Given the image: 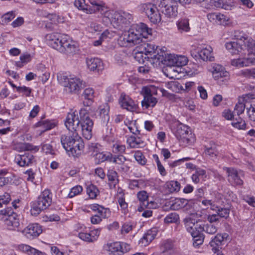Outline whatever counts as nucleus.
<instances>
[{
  "label": "nucleus",
  "instance_id": "a18cd8bd",
  "mask_svg": "<svg viewBox=\"0 0 255 255\" xmlns=\"http://www.w3.org/2000/svg\"><path fill=\"white\" fill-rule=\"evenodd\" d=\"M187 200L183 198H175L170 201V208L173 210H178L187 204Z\"/></svg>",
  "mask_w": 255,
  "mask_h": 255
},
{
  "label": "nucleus",
  "instance_id": "9d476101",
  "mask_svg": "<svg viewBox=\"0 0 255 255\" xmlns=\"http://www.w3.org/2000/svg\"><path fill=\"white\" fill-rule=\"evenodd\" d=\"M221 195L220 194H215V197L210 199H204L202 201V204L205 206H210V209L213 211H217L219 217L227 218L230 213L229 209L227 208H220L219 205L221 203Z\"/></svg>",
  "mask_w": 255,
  "mask_h": 255
},
{
  "label": "nucleus",
  "instance_id": "2f4dec72",
  "mask_svg": "<svg viewBox=\"0 0 255 255\" xmlns=\"http://www.w3.org/2000/svg\"><path fill=\"white\" fill-rule=\"evenodd\" d=\"M34 159L32 154L26 153L23 155L17 154L15 157L14 161L20 166H29Z\"/></svg>",
  "mask_w": 255,
  "mask_h": 255
},
{
  "label": "nucleus",
  "instance_id": "37998d69",
  "mask_svg": "<svg viewBox=\"0 0 255 255\" xmlns=\"http://www.w3.org/2000/svg\"><path fill=\"white\" fill-rule=\"evenodd\" d=\"M136 197L139 202V206L137 208V210L139 212H142L144 209H145V204L148 201V193L145 191H140L137 192Z\"/></svg>",
  "mask_w": 255,
  "mask_h": 255
},
{
  "label": "nucleus",
  "instance_id": "8fccbe9b",
  "mask_svg": "<svg viewBox=\"0 0 255 255\" xmlns=\"http://www.w3.org/2000/svg\"><path fill=\"white\" fill-rule=\"evenodd\" d=\"M125 125L127 127L130 132L134 134L137 135L139 133V130L135 121H130L128 119L124 121Z\"/></svg>",
  "mask_w": 255,
  "mask_h": 255
},
{
  "label": "nucleus",
  "instance_id": "4d7b16f0",
  "mask_svg": "<svg viewBox=\"0 0 255 255\" xmlns=\"http://www.w3.org/2000/svg\"><path fill=\"white\" fill-rule=\"evenodd\" d=\"M44 210V208H43L36 201L31 203V209L30 212L31 215L37 216Z\"/></svg>",
  "mask_w": 255,
  "mask_h": 255
},
{
  "label": "nucleus",
  "instance_id": "e433bc0d",
  "mask_svg": "<svg viewBox=\"0 0 255 255\" xmlns=\"http://www.w3.org/2000/svg\"><path fill=\"white\" fill-rule=\"evenodd\" d=\"M84 100L83 101V104L85 106H90L94 102L95 98V91L92 88H86L82 95Z\"/></svg>",
  "mask_w": 255,
  "mask_h": 255
},
{
  "label": "nucleus",
  "instance_id": "3c124183",
  "mask_svg": "<svg viewBox=\"0 0 255 255\" xmlns=\"http://www.w3.org/2000/svg\"><path fill=\"white\" fill-rule=\"evenodd\" d=\"M113 154L110 152H99L96 154V158L98 162L108 161L111 162Z\"/></svg>",
  "mask_w": 255,
  "mask_h": 255
},
{
  "label": "nucleus",
  "instance_id": "f257e3e1",
  "mask_svg": "<svg viewBox=\"0 0 255 255\" xmlns=\"http://www.w3.org/2000/svg\"><path fill=\"white\" fill-rule=\"evenodd\" d=\"M231 37L235 41L226 42L225 47L232 55L252 54L255 51V41L249 34L243 31L235 30Z\"/></svg>",
  "mask_w": 255,
  "mask_h": 255
},
{
  "label": "nucleus",
  "instance_id": "ddd939ff",
  "mask_svg": "<svg viewBox=\"0 0 255 255\" xmlns=\"http://www.w3.org/2000/svg\"><path fill=\"white\" fill-rule=\"evenodd\" d=\"M79 47L77 41L65 34L61 40V45L58 51L63 53L71 54L75 52Z\"/></svg>",
  "mask_w": 255,
  "mask_h": 255
},
{
  "label": "nucleus",
  "instance_id": "a19ab883",
  "mask_svg": "<svg viewBox=\"0 0 255 255\" xmlns=\"http://www.w3.org/2000/svg\"><path fill=\"white\" fill-rule=\"evenodd\" d=\"M195 225L196 228L199 229V231L202 232L204 231L209 234H215L217 231V227L212 224H200L195 220Z\"/></svg>",
  "mask_w": 255,
  "mask_h": 255
},
{
  "label": "nucleus",
  "instance_id": "338daca9",
  "mask_svg": "<svg viewBox=\"0 0 255 255\" xmlns=\"http://www.w3.org/2000/svg\"><path fill=\"white\" fill-rule=\"evenodd\" d=\"M133 228L134 226L132 223L126 222L123 225L121 229V233L123 235L128 234L133 230Z\"/></svg>",
  "mask_w": 255,
  "mask_h": 255
},
{
  "label": "nucleus",
  "instance_id": "0e129e2a",
  "mask_svg": "<svg viewBox=\"0 0 255 255\" xmlns=\"http://www.w3.org/2000/svg\"><path fill=\"white\" fill-rule=\"evenodd\" d=\"M134 157L135 160L140 164L143 165L146 162V159L143 153L139 150L134 152Z\"/></svg>",
  "mask_w": 255,
  "mask_h": 255
},
{
  "label": "nucleus",
  "instance_id": "58836bf2",
  "mask_svg": "<svg viewBox=\"0 0 255 255\" xmlns=\"http://www.w3.org/2000/svg\"><path fill=\"white\" fill-rule=\"evenodd\" d=\"M13 148L18 152H22L26 150L37 152L39 150L37 146H34L30 143L25 142L15 143L13 145Z\"/></svg>",
  "mask_w": 255,
  "mask_h": 255
},
{
  "label": "nucleus",
  "instance_id": "473e14b6",
  "mask_svg": "<svg viewBox=\"0 0 255 255\" xmlns=\"http://www.w3.org/2000/svg\"><path fill=\"white\" fill-rule=\"evenodd\" d=\"M5 224L9 230H15L18 232L21 231L19 230L20 223L19 219L15 213H12L8 215L5 220Z\"/></svg>",
  "mask_w": 255,
  "mask_h": 255
},
{
  "label": "nucleus",
  "instance_id": "7c9ffc66",
  "mask_svg": "<svg viewBox=\"0 0 255 255\" xmlns=\"http://www.w3.org/2000/svg\"><path fill=\"white\" fill-rule=\"evenodd\" d=\"M100 231L96 229L91 230L89 233L79 232L78 237L83 241L93 243L97 241L100 235Z\"/></svg>",
  "mask_w": 255,
  "mask_h": 255
},
{
  "label": "nucleus",
  "instance_id": "f704fd0d",
  "mask_svg": "<svg viewBox=\"0 0 255 255\" xmlns=\"http://www.w3.org/2000/svg\"><path fill=\"white\" fill-rule=\"evenodd\" d=\"M127 142L131 148H142L145 145L144 141L140 137L131 135L127 139Z\"/></svg>",
  "mask_w": 255,
  "mask_h": 255
},
{
  "label": "nucleus",
  "instance_id": "bf43d9fd",
  "mask_svg": "<svg viewBox=\"0 0 255 255\" xmlns=\"http://www.w3.org/2000/svg\"><path fill=\"white\" fill-rule=\"evenodd\" d=\"M47 18L50 20L53 24H57L59 23H63L64 21V18L61 15H59L56 13H51L47 15Z\"/></svg>",
  "mask_w": 255,
  "mask_h": 255
},
{
  "label": "nucleus",
  "instance_id": "a211bd4d",
  "mask_svg": "<svg viewBox=\"0 0 255 255\" xmlns=\"http://www.w3.org/2000/svg\"><path fill=\"white\" fill-rule=\"evenodd\" d=\"M87 68L90 71L102 73L105 67L103 61L98 57H88L86 59Z\"/></svg>",
  "mask_w": 255,
  "mask_h": 255
},
{
  "label": "nucleus",
  "instance_id": "6e6552de",
  "mask_svg": "<svg viewBox=\"0 0 255 255\" xmlns=\"http://www.w3.org/2000/svg\"><path fill=\"white\" fill-rule=\"evenodd\" d=\"M176 54L168 53L166 51V48L165 47H161V53L159 56V60H157L155 63H157V67L160 66L161 64L166 65L168 67L163 70L164 74L169 78H173L166 72H168L171 71H173L172 66H175L176 64Z\"/></svg>",
  "mask_w": 255,
  "mask_h": 255
},
{
  "label": "nucleus",
  "instance_id": "e2e57ef3",
  "mask_svg": "<svg viewBox=\"0 0 255 255\" xmlns=\"http://www.w3.org/2000/svg\"><path fill=\"white\" fill-rule=\"evenodd\" d=\"M127 160L126 157L122 155H112L111 162L115 163L117 166H121Z\"/></svg>",
  "mask_w": 255,
  "mask_h": 255
},
{
  "label": "nucleus",
  "instance_id": "0eeeda50",
  "mask_svg": "<svg viewBox=\"0 0 255 255\" xmlns=\"http://www.w3.org/2000/svg\"><path fill=\"white\" fill-rule=\"evenodd\" d=\"M138 7L151 23L157 24L161 21V14L155 4L148 2L141 3Z\"/></svg>",
  "mask_w": 255,
  "mask_h": 255
},
{
  "label": "nucleus",
  "instance_id": "864d4df0",
  "mask_svg": "<svg viewBox=\"0 0 255 255\" xmlns=\"http://www.w3.org/2000/svg\"><path fill=\"white\" fill-rule=\"evenodd\" d=\"M87 194L92 199H95L99 193V191L96 186L90 184L87 187Z\"/></svg>",
  "mask_w": 255,
  "mask_h": 255
},
{
  "label": "nucleus",
  "instance_id": "7ed1b4c3",
  "mask_svg": "<svg viewBox=\"0 0 255 255\" xmlns=\"http://www.w3.org/2000/svg\"><path fill=\"white\" fill-rule=\"evenodd\" d=\"M105 16L107 18V22H110L114 27L119 29H123L129 24L132 20V15L130 13L124 11H107Z\"/></svg>",
  "mask_w": 255,
  "mask_h": 255
},
{
  "label": "nucleus",
  "instance_id": "c85d7f7f",
  "mask_svg": "<svg viewBox=\"0 0 255 255\" xmlns=\"http://www.w3.org/2000/svg\"><path fill=\"white\" fill-rule=\"evenodd\" d=\"M255 97L254 94L249 93L243 95L239 100L238 103L236 105L234 110L238 116L242 114L245 111L246 105L244 101L246 102H250L251 100H253Z\"/></svg>",
  "mask_w": 255,
  "mask_h": 255
},
{
  "label": "nucleus",
  "instance_id": "49530a36",
  "mask_svg": "<svg viewBox=\"0 0 255 255\" xmlns=\"http://www.w3.org/2000/svg\"><path fill=\"white\" fill-rule=\"evenodd\" d=\"M109 184L111 188H115L119 183L117 172L114 170H109L107 173Z\"/></svg>",
  "mask_w": 255,
  "mask_h": 255
},
{
  "label": "nucleus",
  "instance_id": "423d86ee",
  "mask_svg": "<svg viewBox=\"0 0 255 255\" xmlns=\"http://www.w3.org/2000/svg\"><path fill=\"white\" fill-rule=\"evenodd\" d=\"M186 231L190 234L193 238V245L197 247L202 245L204 242V235L195 225V220L191 216L187 217L183 220Z\"/></svg>",
  "mask_w": 255,
  "mask_h": 255
},
{
  "label": "nucleus",
  "instance_id": "20e7f679",
  "mask_svg": "<svg viewBox=\"0 0 255 255\" xmlns=\"http://www.w3.org/2000/svg\"><path fill=\"white\" fill-rule=\"evenodd\" d=\"M170 128L178 140L187 143L194 141V134L190 130L189 128L185 125L175 121L170 125Z\"/></svg>",
  "mask_w": 255,
  "mask_h": 255
},
{
  "label": "nucleus",
  "instance_id": "774afa93",
  "mask_svg": "<svg viewBox=\"0 0 255 255\" xmlns=\"http://www.w3.org/2000/svg\"><path fill=\"white\" fill-rule=\"evenodd\" d=\"M82 191L83 188L81 186L76 185L71 189L68 195V197L70 198H72L80 194Z\"/></svg>",
  "mask_w": 255,
  "mask_h": 255
},
{
  "label": "nucleus",
  "instance_id": "39448f33",
  "mask_svg": "<svg viewBox=\"0 0 255 255\" xmlns=\"http://www.w3.org/2000/svg\"><path fill=\"white\" fill-rule=\"evenodd\" d=\"M57 79L63 86L68 88L72 93H77L83 88V81L78 76L62 74L58 75Z\"/></svg>",
  "mask_w": 255,
  "mask_h": 255
},
{
  "label": "nucleus",
  "instance_id": "052dcab7",
  "mask_svg": "<svg viewBox=\"0 0 255 255\" xmlns=\"http://www.w3.org/2000/svg\"><path fill=\"white\" fill-rule=\"evenodd\" d=\"M74 5L79 10L88 13L89 4L85 3V0H75Z\"/></svg>",
  "mask_w": 255,
  "mask_h": 255
},
{
  "label": "nucleus",
  "instance_id": "72a5a7b5",
  "mask_svg": "<svg viewBox=\"0 0 255 255\" xmlns=\"http://www.w3.org/2000/svg\"><path fill=\"white\" fill-rule=\"evenodd\" d=\"M157 234L156 228H152L144 234L142 238L139 240V244L141 246L145 247L155 238Z\"/></svg>",
  "mask_w": 255,
  "mask_h": 255
},
{
  "label": "nucleus",
  "instance_id": "603ef678",
  "mask_svg": "<svg viewBox=\"0 0 255 255\" xmlns=\"http://www.w3.org/2000/svg\"><path fill=\"white\" fill-rule=\"evenodd\" d=\"M158 87L154 85H148L142 87L141 93L148 94L149 95H156L157 94Z\"/></svg>",
  "mask_w": 255,
  "mask_h": 255
},
{
  "label": "nucleus",
  "instance_id": "a878e982",
  "mask_svg": "<svg viewBox=\"0 0 255 255\" xmlns=\"http://www.w3.org/2000/svg\"><path fill=\"white\" fill-rule=\"evenodd\" d=\"M207 17L210 22L218 24L226 25L230 22V18L228 16L218 12L208 13Z\"/></svg>",
  "mask_w": 255,
  "mask_h": 255
},
{
  "label": "nucleus",
  "instance_id": "6e6d98bb",
  "mask_svg": "<svg viewBox=\"0 0 255 255\" xmlns=\"http://www.w3.org/2000/svg\"><path fill=\"white\" fill-rule=\"evenodd\" d=\"M112 151L116 154H123L126 151V147L125 144H122L120 142H116L112 144Z\"/></svg>",
  "mask_w": 255,
  "mask_h": 255
},
{
  "label": "nucleus",
  "instance_id": "1a4fd4ad",
  "mask_svg": "<svg viewBox=\"0 0 255 255\" xmlns=\"http://www.w3.org/2000/svg\"><path fill=\"white\" fill-rule=\"evenodd\" d=\"M81 121L80 124L83 136L87 139L92 137V129L94 125L93 121L90 119L87 110L82 108L80 110Z\"/></svg>",
  "mask_w": 255,
  "mask_h": 255
},
{
  "label": "nucleus",
  "instance_id": "2eb2a0df",
  "mask_svg": "<svg viewBox=\"0 0 255 255\" xmlns=\"http://www.w3.org/2000/svg\"><path fill=\"white\" fill-rule=\"evenodd\" d=\"M79 138V135L77 131H69L67 133L62 134L61 136V143L63 148L67 153L69 149H70V146L75 144L78 145L79 148V143L78 139Z\"/></svg>",
  "mask_w": 255,
  "mask_h": 255
},
{
  "label": "nucleus",
  "instance_id": "f03ea898",
  "mask_svg": "<svg viewBox=\"0 0 255 255\" xmlns=\"http://www.w3.org/2000/svg\"><path fill=\"white\" fill-rule=\"evenodd\" d=\"M152 33V28L144 23L132 24L120 37L119 42L122 46H133L143 42V40L148 38Z\"/></svg>",
  "mask_w": 255,
  "mask_h": 255
},
{
  "label": "nucleus",
  "instance_id": "c9c22d12",
  "mask_svg": "<svg viewBox=\"0 0 255 255\" xmlns=\"http://www.w3.org/2000/svg\"><path fill=\"white\" fill-rule=\"evenodd\" d=\"M78 140L80 146L78 148V145L72 144L73 145L70 147L71 149H69L67 153L69 156L78 157L83 152L84 148V144L80 135Z\"/></svg>",
  "mask_w": 255,
  "mask_h": 255
},
{
  "label": "nucleus",
  "instance_id": "6ab92c4d",
  "mask_svg": "<svg viewBox=\"0 0 255 255\" xmlns=\"http://www.w3.org/2000/svg\"><path fill=\"white\" fill-rule=\"evenodd\" d=\"M20 232L26 238L33 239L38 237L42 232V227L37 223H33L28 225Z\"/></svg>",
  "mask_w": 255,
  "mask_h": 255
},
{
  "label": "nucleus",
  "instance_id": "5fc2aeb1",
  "mask_svg": "<svg viewBox=\"0 0 255 255\" xmlns=\"http://www.w3.org/2000/svg\"><path fill=\"white\" fill-rule=\"evenodd\" d=\"M166 188L170 193L177 192L180 190V185L175 181H170L166 183Z\"/></svg>",
  "mask_w": 255,
  "mask_h": 255
},
{
  "label": "nucleus",
  "instance_id": "4c0bfd02",
  "mask_svg": "<svg viewBox=\"0 0 255 255\" xmlns=\"http://www.w3.org/2000/svg\"><path fill=\"white\" fill-rule=\"evenodd\" d=\"M57 123L54 120H42L35 124V127L40 128L41 131L44 132L54 128L57 126Z\"/></svg>",
  "mask_w": 255,
  "mask_h": 255
},
{
  "label": "nucleus",
  "instance_id": "dca6fc26",
  "mask_svg": "<svg viewBox=\"0 0 255 255\" xmlns=\"http://www.w3.org/2000/svg\"><path fill=\"white\" fill-rule=\"evenodd\" d=\"M90 5H89L88 13L93 14L100 12L103 16V19L106 22L107 18L105 16V14L107 11H112V9L107 7L105 3L103 1L97 0H89Z\"/></svg>",
  "mask_w": 255,
  "mask_h": 255
},
{
  "label": "nucleus",
  "instance_id": "ea45409f",
  "mask_svg": "<svg viewBox=\"0 0 255 255\" xmlns=\"http://www.w3.org/2000/svg\"><path fill=\"white\" fill-rule=\"evenodd\" d=\"M141 94L144 98L141 102V105L143 108L147 109L149 107H153L155 106L157 102L156 98L148 94H144V93H141Z\"/></svg>",
  "mask_w": 255,
  "mask_h": 255
},
{
  "label": "nucleus",
  "instance_id": "c756f323",
  "mask_svg": "<svg viewBox=\"0 0 255 255\" xmlns=\"http://www.w3.org/2000/svg\"><path fill=\"white\" fill-rule=\"evenodd\" d=\"M36 202L44 209L47 208L52 202V194L48 189H45L38 196Z\"/></svg>",
  "mask_w": 255,
  "mask_h": 255
},
{
  "label": "nucleus",
  "instance_id": "4be33fe9",
  "mask_svg": "<svg viewBox=\"0 0 255 255\" xmlns=\"http://www.w3.org/2000/svg\"><path fill=\"white\" fill-rule=\"evenodd\" d=\"M159 6L161 8L162 12L168 18H175L177 15V7L176 5L169 4L166 0H162Z\"/></svg>",
  "mask_w": 255,
  "mask_h": 255
},
{
  "label": "nucleus",
  "instance_id": "13d9d810",
  "mask_svg": "<svg viewBox=\"0 0 255 255\" xmlns=\"http://www.w3.org/2000/svg\"><path fill=\"white\" fill-rule=\"evenodd\" d=\"M204 152L205 154L209 156L212 159L216 158L218 153L216 146L214 144L211 147L205 146Z\"/></svg>",
  "mask_w": 255,
  "mask_h": 255
},
{
  "label": "nucleus",
  "instance_id": "de8ad7c7",
  "mask_svg": "<svg viewBox=\"0 0 255 255\" xmlns=\"http://www.w3.org/2000/svg\"><path fill=\"white\" fill-rule=\"evenodd\" d=\"M206 177V171L202 169H197L192 174L191 179L192 181L195 183H198L201 180H204Z\"/></svg>",
  "mask_w": 255,
  "mask_h": 255
},
{
  "label": "nucleus",
  "instance_id": "9b49d317",
  "mask_svg": "<svg viewBox=\"0 0 255 255\" xmlns=\"http://www.w3.org/2000/svg\"><path fill=\"white\" fill-rule=\"evenodd\" d=\"M145 58L149 61L154 67H157L155 61L159 60V56L161 53V48H159L155 44L146 43H144L143 49Z\"/></svg>",
  "mask_w": 255,
  "mask_h": 255
},
{
  "label": "nucleus",
  "instance_id": "b1692460",
  "mask_svg": "<svg viewBox=\"0 0 255 255\" xmlns=\"http://www.w3.org/2000/svg\"><path fill=\"white\" fill-rule=\"evenodd\" d=\"M213 78L216 80L224 81L229 78V73L225 68L219 64H214L211 70Z\"/></svg>",
  "mask_w": 255,
  "mask_h": 255
},
{
  "label": "nucleus",
  "instance_id": "09e8293b",
  "mask_svg": "<svg viewBox=\"0 0 255 255\" xmlns=\"http://www.w3.org/2000/svg\"><path fill=\"white\" fill-rule=\"evenodd\" d=\"M161 251L163 253L171 255L173 252V245L171 240L164 241L160 246Z\"/></svg>",
  "mask_w": 255,
  "mask_h": 255
},
{
  "label": "nucleus",
  "instance_id": "79ce46f5",
  "mask_svg": "<svg viewBox=\"0 0 255 255\" xmlns=\"http://www.w3.org/2000/svg\"><path fill=\"white\" fill-rule=\"evenodd\" d=\"M176 25L178 31L180 33L188 32L190 31L189 20L187 18H182L178 19Z\"/></svg>",
  "mask_w": 255,
  "mask_h": 255
},
{
  "label": "nucleus",
  "instance_id": "c03bdc74",
  "mask_svg": "<svg viewBox=\"0 0 255 255\" xmlns=\"http://www.w3.org/2000/svg\"><path fill=\"white\" fill-rule=\"evenodd\" d=\"M117 198L122 212L126 213L128 211V204L125 201V194L122 189L118 190Z\"/></svg>",
  "mask_w": 255,
  "mask_h": 255
},
{
  "label": "nucleus",
  "instance_id": "69168bd1",
  "mask_svg": "<svg viewBox=\"0 0 255 255\" xmlns=\"http://www.w3.org/2000/svg\"><path fill=\"white\" fill-rule=\"evenodd\" d=\"M166 87L175 92H178L181 89V86L177 81H171L166 83Z\"/></svg>",
  "mask_w": 255,
  "mask_h": 255
},
{
  "label": "nucleus",
  "instance_id": "bb28decb",
  "mask_svg": "<svg viewBox=\"0 0 255 255\" xmlns=\"http://www.w3.org/2000/svg\"><path fill=\"white\" fill-rule=\"evenodd\" d=\"M228 174V180L233 186L240 185L243 184L238 171L233 168L226 167L224 168Z\"/></svg>",
  "mask_w": 255,
  "mask_h": 255
},
{
  "label": "nucleus",
  "instance_id": "4468645a",
  "mask_svg": "<svg viewBox=\"0 0 255 255\" xmlns=\"http://www.w3.org/2000/svg\"><path fill=\"white\" fill-rule=\"evenodd\" d=\"M81 121L80 111H74L68 113L65 121V125L69 131H77Z\"/></svg>",
  "mask_w": 255,
  "mask_h": 255
},
{
  "label": "nucleus",
  "instance_id": "f8f14e48",
  "mask_svg": "<svg viewBox=\"0 0 255 255\" xmlns=\"http://www.w3.org/2000/svg\"><path fill=\"white\" fill-rule=\"evenodd\" d=\"M191 55L196 59L204 61H213L215 59L213 49L209 45H204L198 47L197 51H192Z\"/></svg>",
  "mask_w": 255,
  "mask_h": 255
},
{
  "label": "nucleus",
  "instance_id": "680f3d73",
  "mask_svg": "<svg viewBox=\"0 0 255 255\" xmlns=\"http://www.w3.org/2000/svg\"><path fill=\"white\" fill-rule=\"evenodd\" d=\"M175 57V66L182 67L187 64L188 59L186 56L181 55H176Z\"/></svg>",
  "mask_w": 255,
  "mask_h": 255
},
{
  "label": "nucleus",
  "instance_id": "412c9836",
  "mask_svg": "<svg viewBox=\"0 0 255 255\" xmlns=\"http://www.w3.org/2000/svg\"><path fill=\"white\" fill-rule=\"evenodd\" d=\"M65 34L58 32H52L45 36V42L48 45L59 51L61 45V40Z\"/></svg>",
  "mask_w": 255,
  "mask_h": 255
},
{
  "label": "nucleus",
  "instance_id": "f3484780",
  "mask_svg": "<svg viewBox=\"0 0 255 255\" xmlns=\"http://www.w3.org/2000/svg\"><path fill=\"white\" fill-rule=\"evenodd\" d=\"M107 248L109 254L113 255H123L130 250L128 244L120 242L108 244Z\"/></svg>",
  "mask_w": 255,
  "mask_h": 255
},
{
  "label": "nucleus",
  "instance_id": "5701e85b",
  "mask_svg": "<svg viewBox=\"0 0 255 255\" xmlns=\"http://www.w3.org/2000/svg\"><path fill=\"white\" fill-rule=\"evenodd\" d=\"M247 56L244 58L233 59L231 61V64L238 68L244 66H249L254 64L255 61V51L252 54H247Z\"/></svg>",
  "mask_w": 255,
  "mask_h": 255
},
{
  "label": "nucleus",
  "instance_id": "aec40b11",
  "mask_svg": "<svg viewBox=\"0 0 255 255\" xmlns=\"http://www.w3.org/2000/svg\"><path fill=\"white\" fill-rule=\"evenodd\" d=\"M121 107L128 111L134 112L138 109L137 104L129 96L122 93L119 100Z\"/></svg>",
  "mask_w": 255,
  "mask_h": 255
},
{
  "label": "nucleus",
  "instance_id": "cd10ccee",
  "mask_svg": "<svg viewBox=\"0 0 255 255\" xmlns=\"http://www.w3.org/2000/svg\"><path fill=\"white\" fill-rule=\"evenodd\" d=\"M229 238L227 233L218 234L209 243L212 251L216 253L219 251L223 242Z\"/></svg>",
  "mask_w": 255,
  "mask_h": 255
},
{
  "label": "nucleus",
  "instance_id": "393cba45",
  "mask_svg": "<svg viewBox=\"0 0 255 255\" xmlns=\"http://www.w3.org/2000/svg\"><path fill=\"white\" fill-rule=\"evenodd\" d=\"M87 207L95 212V215H98L103 219H107L111 216V211L109 208L98 204L88 205Z\"/></svg>",
  "mask_w": 255,
  "mask_h": 255
}]
</instances>
